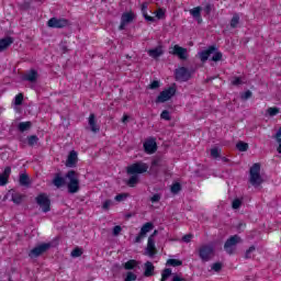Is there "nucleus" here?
Listing matches in <instances>:
<instances>
[{
  "label": "nucleus",
  "mask_w": 281,
  "mask_h": 281,
  "mask_svg": "<svg viewBox=\"0 0 281 281\" xmlns=\"http://www.w3.org/2000/svg\"><path fill=\"white\" fill-rule=\"evenodd\" d=\"M214 256V246L213 245H203L199 249V257L202 262H210Z\"/></svg>",
  "instance_id": "0eeeda50"
},
{
  "label": "nucleus",
  "mask_w": 281,
  "mask_h": 281,
  "mask_svg": "<svg viewBox=\"0 0 281 281\" xmlns=\"http://www.w3.org/2000/svg\"><path fill=\"white\" fill-rule=\"evenodd\" d=\"M52 249V243H43L34 247L29 252V258H40V256H43V254H47Z\"/></svg>",
  "instance_id": "39448f33"
},
{
  "label": "nucleus",
  "mask_w": 281,
  "mask_h": 281,
  "mask_svg": "<svg viewBox=\"0 0 281 281\" xmlns=\"http://www.w3.org/2000/svg\"><path fill=\"white\" fill-rule=\"evenodd\" d=\"M236 148H237V150H239V153H247V150H249V144H247L243 140H239L236 144Z\"/></svg>",
  "instance_id": "7c9ffc66"
},
{
  "label": "nucleus",
  "mask_w": 281,
  "mask_h": 281,
  "mask_svg": "<svg viewBox=\"0 0 281 281\" xmlns=\"http://www.w3.org/2000/svg\"><path fill=\"white\" fill-rule=\"evenodd\" d=\"M138 183H139V176L134 173L127 180L126 186H128L130 188H135V186H137Z\"/></svg>",
  "instance_id": "c756f323"
},
{
  "label": "nucleus",
  "mask_w": 281,
  "mask_h": 281,
  "mask_svg": "<svg viewBox=\"0 0 281 281\" xmlns=\"http://www.w3.org/2000/svg\"><path fill=\"white\" fill-rule=\"evenodd\" d=\"M67 184V180L65 177H63V175L60 172L55 173V177L53 179V186H55V188H63V186Z\"/></svg>",
  "instance_id": "a211bd4d"
},
{
  "label": "nucleus",
  "mask_w": 281,
  "mask_h": 281,
  "mask_svg": "<svg viewBox=\"0 0 281 281\" xmlns=\"http://www.w3.org/2000/svg\"><path fill=\"white\" fill-rule=\"evenodd\" d=\"M30 128H32V122L30 121L21 122L18 125V130L20 131V133H25V131H30Z\"/></svg>",
  "instance_id": "c85d7f7f"
},
{
  "label": "nucleus",
  "mask_w": 281,
  "mask_h": 281,
  "mask_svg": "<svg viewBox=\"0 0 281 281\" xmlns=\"http://www.w3.org/2000/svg\"><path fill=\"white\" fill-rule=\"evenodd\" d=\"M157 255V248H155V238H153V235L148 237L147 247L145 249V256H148L149 258H155Z\"/></svg>",
  "instance_id": "4468645a"
},
{
  "label": "nucleus",
  "mask_w": 281,
  "mask_h": 281,
  "mask_svg": "<svg viewBox=\"0 0 281 281\" xmlns=\"http://www.w3.org/2000/svg\"><path fill=\"white\" fill-rule=\"evenodd\" d=\"M135 267H137V261L135 259H131L124 263V269H126V271H131L135 269Z\"/></svg>",
  "instance_id": "2f4dec72"
},
{
  "label": "nucleus",
  "mask_w": 281,
  "mask_h": 281,
  "mask_svg": "<svg viewBox=\"0 0 281 281\" xmlns=\"http://www.w3.org/2000/svg\"><path fill=\"white\" fill-rule=\"evenodd\" d=\"M35 202L42 209V211L47 214L52 211V200L47 196L46 193H41L35 198Z\"/></svg>",
  "instance_id": "423d86ee"
},
{
  "label": "nucleus",
  "mask_w": 281,
  "mask_h": 281,
  "mask_svg": "<svg viewBox=\"0 0 281 281\" xmlns=\"http://www.w3.org/2000/svg\"><path fill=\"white\" fill-rule=\"evenodd\" d=\"M222 161H224V164H227L229 159L227 157H222Z\"/></svg>",
  "instance_id": "69168bd1"
},
{
  "label": "nucleus",
  "mask_w": 281,
  "mask_h": 281,
  "mask_svg": "<svg viewBox=\"0 0 281 281\" xmlns=\"http://www.w3.org/2000/svg\"><path fill=\"white\" fill-rule=\"evenodd\" d=\"M65 177L69 181L67 184L69 194H76L80 192V180L78 179V172L75 170H69Z\"/></svg>",
  "instance_id": "f03ea898"
},
{
  "label": "nucleus",
  "mask_w": 281,
  "mask_h": 281,
  "mask_svg": "<svg viewBox=\"0 0 281 281\" xmlns=\"http://www.w3.org/2000/svg\"><path fill=\"white\" fill-rule=\"evenodd\" d=\"M128 199V193H121L115 195L114 200L117 201L119 203L122 201H126Z\"/></svg>",
  "instance_id": "a18cd8bd"
},
{
  "label": "nucleus",
  "mask_w": 281,
  "mask_h": 281,
  "mask_svg": "<svg viewBox=\"0 0 281 281\" xmlns=\"http://www.w3.org/2000/svg\"><path fill=\"white\" fill-rule=\"evenodd\" d=\"M155 228V225L150 222L145 223L142 228L139 234L136 236L134 243H142V240H144V238H146V235L148 234V232H151V229Z\"/></svg>",
  "instance_id": "ddd939ff"
},
{
  "label": "nucleus",
  "mask_w": 281,
  "mask_h": 281,
  "mask_svg": "<svg viewBox=\"0 0 281 281\" xmlns=\"http://www.w3.org/2000/svg\"><path fill=\"white\" fill-rule=\"evenodd\" d=\"M160 117L161 120H166L167 122H170V120H172L168 110H164L160 114Z\"/></svg>",
  "instance_id": "c03bdc74"
},
{
  "label": "nucleus",
  "mask_w": 281,
  "mask_h": 281,
  "mask_svg": "<svg viewBox=\"0 0 281 281\" xmlns=\"http://www.w3.org/2000/svg\"><path fill=\"white\" fill-rule=\"evenodd\" d=\"M19 183L23 188H30V183H31L30 182V176H27V173H21L20 179H19Z\"/></svg>",
  "instance_id": "bb28decb"
},
{
  "label": "nucleus",
  "mask_w": 281,
  "mask_h": 281,
  "mask_svg": "<svg viewBox=\"0 0 281 281\" xmlns=\"http://www.w3.org/2000/svg\"><path fill=\"white\" fill-rule=\"evenodd\" d=\"M171 281H188L186 278H181L179 274L173 276Z\"/></svg>",
  "instance_id": "680f3d73"
},
{
  "label": "nucleus",
  "mask_w": 281,
  "mask_h": 281,
  "mask_svg": "<svg viewBox=\"0 0 281 281\" xmlns=\"http://www.w3.org/2000/svg\"><path fill=\"white\" fill-rule=\"evenodd\" d=\"M232 85L234 87H238L240 85H243V79H240V77H235L233 80H232Z\"/></svg>",
  "instance_id": "5fc2aeb1"
},
{
  "label": "nucleus",
  "mask_w": 281,
  "mask_h": 281,
  "mask_svg": "<svg viewBox=\"0 0 281 281\" xmlns=\"http://www.w3.org/2000/svg\"><path fill=\"white\" fill-rule=\"evenodd\" d=\"M12 43H14V38L10 36L0 40V52H5V49L12 45Z\"/></svg>",
  "instance_id": "5701e85b"
},
{
  "label": "nucleus",
  "mask_w": 281,
  "mask_h": 281,
  "mask_svg": "<svg viewBox=\"0 0 281 281\" xmlns=\"http://www.w3.org/2000/svg\"><path fill=\"white\" fill-rule=\"evenodd\" d=\"M160 87V82L158 80H154L149 86H148V89H159Z\"/></svg>",
  "instance_id": "6e6d98bb"
},
{
  "label": "nucleus",
  "mask_w": 281,
  "mask_h": 281,
  "mask_svg": "<svg viewBox=\"0 0 281 281\" xmlns=\"http://www.w3.org/2000/svg\"><path fill=\"white\" fill-rule=\"evenodd\" d=\"M142 14L145 19V21H148L149 23H155V18L148 15V2H144L140 7Z\"/></svg>",
  "instance_id": "412c9836"
},
{
  "label": "nucleus",
  "mask_w": 281,
  "mask_h": 281,
  "mask_svg": "<svg viewBox=\"0 0 281 281\" xmlns=\"http://www.w3.org/2000/svg\"><path fill=\"white\" fill-rule=\"evenodd\" d=\"M121 232H122V226L116 225V226L113 227L112 234H113V236H120Z\"/></svg>",
  "instance_id": "13d9d810"
},
{
  "label": "nucleus",
  "mask_w": 281,
  "mask_h": 281,
  "mask_svg": "<svg viewBox=\"0 0 281 281\" xmlns=\"http://www.w3.org/2000/svg\"><path fill=\"white\" fill-rule=\"evenodd\" d=\"M213 8H214V5H212V3H206L204 7L205 14H212Z\"/></svg>",
  "instance_id": "4d7b16f0"
},
{
  "label": "nucleus",
  "mask_w": 281,
  "mask_h": 281,
  "mask_svg": "<svg viewBox=\"0 0 281 281\" xmlns=\"http://www.w3.org/2000/svg\"><path fill=\"white\" fill-rule=\"evenodd\" d=\"M22 80L24 82H36L38 80V71L35 69L27 70L23 76Z\"/></svg>",
  "instance_id": "dca6fc26"
},
{
  "label": "nucleus",
  "mask_w": 281,
  "mask_h": 281,
  "mask_svg": "<svg viewBox=\"0 0 281 281\" xmlns=\"http://www.w3.org/2000/svg\"><path fill=\"white\" fill-rule=\"evenodd\" d=\"M125 216H126V218H131L133 216V214L128 213Z\"/></svg>",
  "instance_id": "774afa93"
},
{
  "label": "nucleus",
  "mask_w": 281,
  "mask_h": 281,
  "mask_svg": "<svg viewBox=\"0 0 281 281\" xmlns=\"http://www.w3.org/2000/svg\"><path fill=\"white\" fill-rule=\"evenodd\" d=\"M171 192L172 194H179L181 192V183L176 182L171 186Z\"/></svg>",
  "instance_id": "a19ab883"
},
{
  "label": "nucleus",
  "mask_w": 281,
  "mask_h": 281,
  "mask_svg": "<svg viewBox=\"0 0 281 281\" xmlns=\"http://www.w3.org/2000/svg\"><path fill=\"white\" fill-rule=\"evenodd\" d=\"M82 254H83L82 248L76 247V248L71 251L70 256H71V258H80V256H82Z\"/></svg>",
  "instance_id": "4c0bfd02"
},
{
  "label": "nucleus",
  "mask_w": 281,
  "mask_h": 281,
  "mask_svg": "<svg viewBox=\"0 0 281 281\" xmlns=\"http://www.w3.org/2000/svg\"><path fill=\"white\" fill-rule=\"evenodd\" d=\"M148 172V165L145 162H135L127 167V175H144Z\"/></svg>",
  "instance_id": "9d476101"
},
{
  "label": "nucleus",
  "mask_w": 281,
  "mask_h": 281,
  "mask_svg": "<svg viewBox=\"0 0 281 281\" xmlns=\"http://www.w3.org/2000/svg\"><path fill=\"white\" fill-rule=\"evenodd\" d=\"M213 55V56H212ZM198 56L201 60V63H207V60H211L213 63H218L223 60V53L218 50V47L211 45L207 47V49H204L200 53H198Z\"/></svg>",
  "instance_id": "f257e3e1"
},
{
  "label": "nucleus",
  "mask_w": 281,
  "mask_h": 281,
  "mask_svg": "<svg viewBox=\"0 0 281 281\" xmlns=\"http://www.w3.org/2000/svg\"><path fill=\"white\" fill-rule=\"evenodd\" d=\"M11 173H12V168L5 167L4 171L0 173V186H5L8 183V179H10Z\"/></svg>",
  "instance_id": "aec40b11"
},
{
  "label": "nucleus",
  "mask_w": 281,
  "mask_h": 281,
  "mask_svg": "<svg viewBox=\"0 0 281 281\" xmlns=\"http://www.w3.org/2000/svg\"><path fill=\"white\" fill-rule=\"evenodd\" d=\"M47 25H48V27H53L56 30H63V27H68L69 20L52 18L48 20Z\"/></svg>",
  "instance_id": "9b49d317"
},
{
  "label": "nucleus",
  "mask_w": 281,
  "mask_h": 281,
  "mask_svg": "<svg viewBox=\"0 0 281 281\" xmlns=\"http://www.w3.org/2000/svg\"><path fill=\"white\" fill-rule=\"evenodd\" d=\"M167 265L169 267H181V265H183V261H181L179 259H168Z\"/></svg>",
  "instance_id": "f704fd0d"
},
{
  "label": "nucleus",
  "mask_w": 281,
  "mask_h": 281,
  "mask_svg": "<svg viewBox=\"0 0 281 281\" xmlns=\"http://www.w3.org/2000/svg\"><path fill=\"white\" fill-rule=\"evenodd\" d=\"M202 10L203 9L201 7H195L189 11L191 16H193V19H195V21L199 23V25H201V23H203V18L201 16Z\"/></svg>",
  "instance_id": "6ab92c4d"
},
{
  "label": "nucleus",
  "mask_w": 281,
  "mask_h": 281,
  "mask_svg": "<svg viewBox=\"0 0 281 281\" xmlns=\"http://www.w3.org/2000/svg\"><path fill=\"white\" fill-rule=\"evenodd\" d=\"M243 243V239L238 235L231 236L224 244V251L232 256L236 251V246Z\"/></svg>",
  "instance_id": "20e7f679"
},
{
  "label": "nucleus",
  "mask_w": 281,
  "mask_h": 281,
  "mask_svg": "<svg viewBox=\"0 0 281 281\" xmlns=\"http://www.w3.org/2000/svg\"><path fill=\"white\" fill-rule=\"evenodd\" d=\"M276 139L279 144L277 151L279 153V155H281V128L278 130V132L276 134Z\"/></svg>",
  "instance_id": "ea45409f"
},
{
  "label": "nucleus",
  "mask_w": 281,
  "mask_h": 281,
  "mask_svg": "<svg viewBox=\"0 0 281 281\" xmlns=\"http://www.w3.org/2000/svg\"><path fill=\"white\" fill-rule=\"evenodd\" d=\"M151 203H159V201H161V194L159 193H155L151 198H150Z\"/></svg>",
  "instance_id": "864d4df0"
},
{
  "label": "nucleus",
  "mask_w": 281,
  "mask_h": 281,
  "mask_svg": "<svg viewBox=\"0 0 281 281\" xmlns=\"http://www.w3.org/2000/svg\"><path fill=\"white\" fill-rule=\"evenodd\" d=\"M134 19H135V14H133V12H125L121 16V21L127 25L128 23H133Z\"/></svg>",
  "instance_id": "a878e982"
},
{
  "label": "nucleus",
  "mask_w": 281,
  "mask_h": 281,
  "mask_svg": "<svg viewBox=\"0 0 281 281\" xmlns=\"http://www.w3.org/2000/svg\"><path fill=\"white\" fill-rule=\"evenodd\" d=\"M143 146L147 155H155V153H157V142L155 138L147 139Z\"/></svg>",
  "instance_id": "2eb2a0df"
},
{
  "label": "nucleus",
  "mask_w": 281,
  "mask_h": 281,
  "mask_svg": "<svg viewBox=\"0 0 281 281\" xmlns=\"http://www.w3.org/2000/svg\"><path fill=\"white\" fill-rule=\"evenodd\" d=\"M126 23L125 22H122V20H121V24H120V26H119V30H125V27H126Z\"/></svg>",
  "instance_id": "0e129e2a"
},
{
  "label": "nucleus",
  "mask_w": 281,
  "mask_h": 281,
  "mask_svg": "<svg viewBox=\"0 0 281 281\" xmlns=\"http://www.w3.org/2000/svg\"><path fill=\"white\" fill-rule=\"evenodd\" d=\"M172 276V269L166 268L161 272V281H168V278Z\"/></svg>",
  "instance_id": "473e14b6"
},
{
  "label": "nucleus",
  "mask_w": 281,
  "mask_h": 281,
  "mask_svg": "<svg viewBox=\"0 0 281 281\" xmlns=\"http://www.w3.org/2000/svg\"><path fill=\"white\" fill-rule=\"evenodd\" d=\"M61 49H63V52L65 54V52H67V46H61Z\"/></svg>",
  "instance_id": "338daca9"
},
{
  "label": "nucleus",
  "mask_w": 281,
  "mask_h": 281,
  "mask_svg": "<svg viewBox=\"0 0 281 281\" xmlns=\"http://www.w3.org/2000/svg\"><path fill=\"white\" fill-rule=\"evenodd\" d=\"M36 144H38V136H36V135L27 136V145L29 146H36Z\"/></svg>",
  "instance_id": "e433bc0d"
},
{
  "label": "nucleus",
  "mask_w": 281,
  "mask_h": 281,
  "mask_svg": "<svg viewBox=\"0 0 281 281\" xmlns=\"http://www.w3.org/2000/svg\"><path fill=\"white\" fill-rule=\"evenodd\" d=\"M14 104L15 106H21V104H23V93H19L18 95H15Z\"/></svg>",
  "instance_id": "37998d69"
},
{
  "label": "nucleus",
  "mask_w": 281,
  "mask_h": 281,
  "mask_svg": "<svg viewBox=\"0 0 281 281\" xmlns=\"http://www.w3.org/2000/svg\"><path fill=\"white\" fill-rule=\"evenodd\" d=\"M250 178L249 181L251 186L258 188V186H262V176H260V164L256 162L250 167Z\"/></svg>",
  "instance_id": "7ed1b4c3"
},
{
  "label": "nucleus",
  "mask_w": 281,
  "mask_h": 281,
  "mask_svg": "<svg viewBox=\"0 0 281 281\" xmlns=\"http://www.w3.org/2000/svg\"><path fill=\"white\" fill-rule=\"evenodd\" d=\"M211 157H213V159H218V157H221V148H218V147L212 148Z\"/></svg>",
  "instance_id": "58836bf2"
},
{
  "label": "nucleus",
  "mask_w": 281,
  "mask_h": 281,
  "mask_svg": "<svg viewBox=\"0 0 281 281\" xmlns=\"http://www.w3.org/2000/svg\"><path fill=\"white\" fill-rule=\"evenodd\" d=\"M88 124L92 131V133H98L100 127L95 124V114L91 113L88 119Z\"/></svg>",
  "instance_id": "393cba45"
},
{
  "label": "nucleus",
  "mask_w": 281,
  "mask_h": 281,
  "mask_svg": "<svg viewBox=\"0 0 281 281\" xmlns=\"http://www.w3.org/2000/svg\"><path fill=\"white\" fill-rule=\"evenodd\" d=\"M148 55L151 58H159V56H164V49H161V47H156V48L149 49Z\"/></svg>",
  "instance_id": "cd10ccee"
},
{
  "label": "nucleus",
  "mask_w": 281,
  "mask_h": 281,
  "mask_svg": "<svg viewBox=\"0 0 281 281\" xmlns=\"http://www.w3.org/2000/svg\"><path fill=\"white\" fill-rule=\"evenodd\" d=\"M267 113H268L271 117H273V116L278 115V113H280V109H278V108H269V109L267 110Z\"/></svg>",
  "instance_id": "49530a36"
},
{
  "label": "nucleus",
  "mask_w": 281,
  "mask_h": 281,
  "mask_svg": "<svg viewBox=\"0 0 281 281\" xmlns=\"http://www.w3.org/2000/svg\"><path fill=\"white\" fill-rule=\"evenodd\" d=\"M76 164H78V153L76 150H71L66 160L67 168H75Z\"/></svg>",
  "instance_id": "f3484780"
},
{
  "label": "nucleus",
  "mask_w": 281,
  "mask_h": 281,
  "mask_svg": "<svg viewBox=\"0 0 281 281\" xmlns=\"http://www.w3.org/2000/svg\"><path fill=\"white\" fill-rule=\"evenodd\" d=\"M221 269H223V263L215 262L212 265V270L215 271L216 273H218V271H221Z\"/></svg>",
  "instance_id": "603ef678"
},
{
  "label": "nucleus",
  "mask_w": 281,
  "mask_h": 281,
  "mask_svg": "<svg viewBox=\"0 0 281 281\" xmlns=\"http://www.w3.org/2000/svg\"><path fill=\"white\" fill-rule=\"evenodd\" d=\"M240 205H243V200L235 199L232 203L233 210H239Z\"/></svg>",
  "instance_id": "09e8293b"
},
{
  "label": "nucleus",
  "mask_w": 281,
  "mask_h": 281,
  "mask_svg": "<svg viewBox=\"0 0 281 281\" xmlns=\"http://www.w3.org/2000/svg\"><path fill=\"white\" fill-rule=\"evenodd\" d=\"M169 54L172 56H178L180 60H188V48H183L179 45L171 47Z\"/></svg>",
  "instance_id": "f8f14e48"
},
{
  "label": "nucleus",
  "mask_w": 281,
  "mask_h": 281,
  "mask_svg": "<svg viewBox=\"0 0 281 281\" xmlns=\"http://www.w3.org/2000/svg\"><path fill=\"white\" fill-rule=\"evenodd\" d=\"M112 205H113V201H111V200H105V201L103 202L102 210L108 211V210L111 209Z\"/></svg>",
  "instance_id": "3c124183"
},
{
  "label": "nucleus",
  "mask_w": 281,
  "mask_h": 281,
  "mask_svg": "<svg viewBox=\"0 0 281 281\" xmlns=\"http://www.w3.org/2000/svg\"><path fill=\"white\" fill-rule=\"evenodd\" d=\"M128 120H131V116H128L127 114H124L122 117L123 124H126L128 122Z\"/></svg>",
  "instance_id": "e2e57ef3"
},
{
  "label": "nucleus",
  "mask_w": 281,
  "mask_h": 281,
  "mask_svg": "<svg viewBox=\"0 0 281 281\" xmlns=\"http://www.w3.org/2000/svg\"><path fill=\"white\" fill-rule=\"evenodd\" d=\"M254 251H256V246H250L249 249L246 250L245 252L246 260H249V258H251V254H254Z\"/></svg>",
  "instance_id": "de8ad7c7"
},
{
  "label": "nucleus",
  "mask_w": 281,
  "mask_h": 281,
  "mask_svg": "<svg viewBox=\"0 0 281 281\" xmlns=\"http://www.w3.org/2000/svg\"><path fill=\"white\" fill-rule=\"evenodd\" d=\"M156 16H157V19H164V16H166V12H164V9H159L156 12Z\"/></svg>",
  "instance_id": "052dcab7"
},
{
  "label": "nucleus",
  "mask_w": 281,
  "mask_h": 281,
  "mask_svg": "<svg viewBox=\"0 0 281 281\" xmlns=\"http://www.w3.org/2000/svg\"><path fill=\"white\" fill-rule=\"evenodd\" d=\"M161 166H164V159H161L160 157L154 158L150 167L151 172L157 175L158 172L157 168H161Z\"/></svg>",
  "instance_id": "b1692460"
},
{
  "label": "nucleus",
  "mask_w": 281,
  "mask_h": 281,
  "mask_svg": "<svg viewBox=\"0 0 281 281\" xmlns=\"http://www.w3.org/2000/svg\"><path fill=\"white\" fill-rule=\"evenodd\" d=\"M176 93H177V88H175V86H171L159 93V95L156 98V103L159 104V103L168 102V100L173 98Z\"/></svg>",
  "instance_id": "6e6552de"
},
{
  "label": "nucleus",
  "mask_w": 281,
  "mask_h": 281,
  "mask_svg": "<svg viewBox=\"0 0 281 281\" xmlns=\"http://www.w3.org/2000/svg\"><path fill=\"white\" fill-rule=\"evenodd\" d=\"M193 237H194V236H193L192 234H187V235H184V236L182 237V241H183V243H191V240H192Z\"/></svg>",
  "instance_id": "bf43d9fd"
},
{
  "label": "nucleus",
  "mask_w": 281,
  "mask_h": 281,
  "mask_svg": "<svg viewBox=\"0 0 281 281\" xmlns=\"http://www.w3.org/2000/svg\"><path fill=\"white\" fill-rule=\"evenodd\" d=\"M144 269H145L144 271L145 278H153V276H155V266L153 265V262L150 261L145 262Z\"/></svg>",
  "instance_id": "4be33fe9"
},
{
  "label": "nucleus",
  "mask_w": 281,
  "mask_h": 281,
  "mask_svg": "<svg viewBox=\"0 0 281 281\" xmlns=\"http://www.w3.org/2000/svg\"><path fill=\"white\" fill-rule=\"evenodd\" d=\"M238 23H240V16L238 14H234L231 20V27H233V30H236V27H238Z\"/></svg>",
  "instance_id": "72a5a7b5"
},
{
  "label": "nucleus",
  "mask_w": 281,
  "mask_h": 281,
  "mask_svg": "<svg viewBox=\"0 0 281 281\" xmlns=\"http://www.w3.org/2000/svg\"><path fill=\"white\" fill-rule=\"evenodd\" d=\"M252 95H254V93L251 92V90H247L246 92H243L240 94V98L245 102V101L249 100Z\"/></svg>",
  "instance_id": "79ce46f5"
},
{
  "label": "nucleus",
  "mask_w": 281,
  "mask_h": 281,
  "mask_svg": "<svg viewBox=\"0 0 281 281\" xmlns=\"http://www.w3.org/2000/svg\"><path fill=\"white\" fill-rule=\"evenodd\" d=\"M137 280V274L133 273L132 271H128L126 273V278L124 281H135Z\"/></svg>",
  "instance_id": "8fccbe9b"
},
{
  "label": "nucleus",
  "mask_w": 281,
  "mask_h": 281,
  "mask_svg": "<svg viewBox=\"0 0 281 281\" xmlns=\"http://www.w3.org/2000/svg\"><path fill=\"white\" fill-rule=\"evenodd\" d=\"M175 78L178 82H188L192 78V72L187 67H180L175 70Z\"/></svg>",
  "instance_id": "1a4fd4ad"
},
{
  "label": "nucleus",
  "mask_w": 281,
  "mask_h": 281,
  "mask_svg": "<svg viewBox=\"0 0 281 281\" xmlns=\"http://www.w3.org/2000/svg\"><path fill=\"white\" fill-rule=\"evenodd\" d=\"M11 201H13V203H15L16 205H21V203L23 202V195H21L20 193L12 194Z\"/></svg>",
  "instance_id": "c9c22d12"
}]
</instances>
